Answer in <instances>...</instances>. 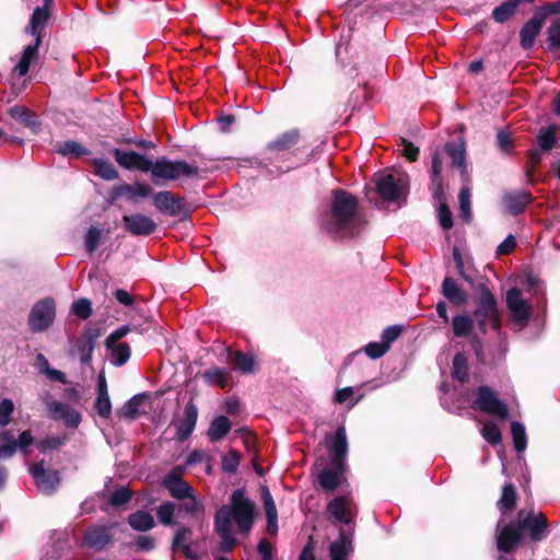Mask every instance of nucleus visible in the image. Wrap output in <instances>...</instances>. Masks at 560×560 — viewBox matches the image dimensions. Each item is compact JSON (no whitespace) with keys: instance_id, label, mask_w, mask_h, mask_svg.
Listing matches in <instances>:
<instances>
[{"instance_id":"1","label":"nucleus","mask_w":560,"mask_h":560,"mask_svg":"<svg viewBox=\"0 0 560 560\" xmlns=\"http://www.w3.org/2000/svg\"><path fill=\"white\" fill-rule=\"evenodd\" d=\"M255 508L242 489L235 490L231 495V504L222 505L215 513V532L221 538L220 547L223 551H231L236 539L232 534V524L235 523L240 533L248 534L254 523Z\"/></svg>"},{"instance_id":"2","label":"nucleus","mask_w":560,"mask_h":560,"mask_svg":"<svg viewBox=\"0 0 560 560\" xmlns=\"http://www.w3.org/2000/svg\"><path fill=\"white\" fill-rule=\"evenodd\" d=\"M363 223L357 198L343 190H336L330 217L324 224L327 233L340 238L350 237L359 232Z\"/></svg>"},{"instance_id":"3","label":"nucleus","mask_w":560,"mask_h":560,"mask_svg":"<svg viewBox=\"0 0 560 560\" xmlns=\"http://www.w3.org/2000/svg\"><path fill=\"white\" fill-rule=\"evenodd\" d=\"M529 530L534 540H541L547 529V518L542 513H534L532 511L518 512L517 522H513L501 528L498 524L497 542L499 550L510 552L521 541L523 530Z\"/></svg>"},{"instance_id":"4","label":"nucleus","mask_w":560,"mask_h":560,"mask_svg":"<svg viewBox=\"0 0 560 560\" xmlns=\"http://www.w3.org/2000/svg\"><path fill=\"white\" fill-rule=\"evenodd\" d=\"M378 195L387 201L405 199L409 188V176L400 170H387L375 175Z\"/></svg>"},{"instance_id":"5","label":"nucleus","mask_w":560,"mask_h":560,"mask_svg":"<svg viewBox=\"0 0 560 560\" xmlns=\"http://www.w3.org/2000/svg\"><path fill=\"white\" fill-rule=\"evenodd\" d=\"M151 177L154 182L163 180H177L183 177H192L198 174V167L188 164L185 161H171L166 158H160L155 162L151 161Z\"/></svg>"},{"instance_id":"6","label":"nucleus","mask_w":560,"mask_h":560,"mask_svg":"<svg viewBox=\"0 0 560 560\" xmlns=\"http://www.w3.org/2000/svg\"><path fill=\"white\" fill-rule=\"evenodd\" d=\"M475 408L491 416H495L502 420L509 416V408L498 398L495 392L487 386L478 388L477 398L474 404Z\"/></svg>"},{"instance_id":"7","label":"nucleus","mask_w":560,"mask_h":560,"mask_svg":"<svg viewBox=\"0 0 560 560\" xmlns=\"http://www.w3.org/2000/svg\"><path fill=\"white\" fill-rule=\"evenodd\" d=\"M475 316L478 319L480 329L483 331L487 323H489L494 329H499L500 327L497 302L492 293L487 288H482L480 291Z\"/></svg>"},{"instance_id":"8","label":"nucleus","mask_w":560,"mask_h":560,"mask_svg":"<svg viewBox=\"0 0 560 560\" xmlns=\"http://www.w3.org/2000/svg\"><path fill=\"white\" fill-rule=\"evenodd\" d=\"M33 436L30 431H23L19 438L15 439L11 430H3L0 432V458H10L18 451L26 454V450L33 444Z\"/></svg>"},{"instance_id":"9","label":"nucleus","mask_w":560,"mask_h":560,"mask_svg":"<svg viewBox=\"0 0 560 560\" xmlns=\"http://www.w3.org/2000/svg\"><path fill=\"white\" fill-rule=\"evenodd\" d=\"M55 317V304L46 299L38 302L31 311L28 323L33 331H42L48 328Z\"/></svg>"},{"instance_id":"10","label":"nucleus","mask_w":560,"mask_h":560,"mask_svg":"<svg viewBox=\"0 0 560 560\" xmlns=\"http://www.w3.org/2000/svg\"><path fill=\"white\" fill-rule=\"evenodd\" d=\"M351 541L348 537L341 535L340 538L329 546V555L331 560H348L351 552ZM300 560H315L314 547L312 540L303 548Z\"/></svg>"},{"instance_id":"11","label":"nucleus","mask_w":560,"mask_h":560,"mask_svg":"<svg viewBox=\"0 0 560 560\" xmlns=\"http://www.w3.org/2000/svg\"><path fill=\"white\" fill-rule=\"evenodd\" d=\"M30 474L35 480L37 488L44 493H51L59 483L58 471L44 468V463L30 466Z\"/></svg>"},{"instance_id":"12","label":"nucleus","mask_w":560,"mask_h":560,"mask_svg":"<svg viewBox=\"0 0 560 560\" xmlns=\"http://www.w3.org/2000/svg\"><path fill=\"white\" fill-rule=\"evenodd\" d=\"M506 305L513 320L524 326L530 316V306L522 298V293L518 289L512 288L508 291Z\"/></svg>"},{"instance_id":"13","label":"nucleus","mask_w":560,"mask_h":560,"mask_svg":"<svg viewBox=\"0 0 560 560\" xmlns=\"http://www.w3.org/2000/svg\"><path fill=\"white\" fill-rule=\"evenodd\" d=\"M112 153L116 162L126 170H137L143 173H149V170L151 168V160L135 151L114 149Z\"/></svg>"},{"instance_id":"14","label":"nucleus","mask_w":560,"mask_h":560,"mask_svg":"<svg viewBox=\"0 0 560 560\" xmlns=\"http://www.w3.org/2000/svg\"><path fill=\"white\" fill-rule=\"evenodd\" d=\"M122 222L126 230L132 235H150L156 229V223L153 219L140 213L124 215Z\"/></svg>"},{"instance_id":"15","label":"nucleus","mask_w":560,"mask_h":560,"mask_svg":"<svg viewBox=\"0 0 560 560\" xmlns=\"http://www.w3.org/2000/svg\"><path fill=\"white\" fill-rule=\"evenodd\" d=\"M48 412L52 419L62 420L67 427L75 428L81 421L80 413L65 402H50L48 405Z\"/></svg>"},{"instance_id":"16","label":"nucleus","mask_w":560,"mask_h":560,"mask_svg":"<svg viewBox=\"0 0 560 560\" xmlns=\"http://www.w3.org/2000/svg\"><path fill=\"white\" fill-rule=\"evenodd\" d=\"M348 453V441L346 435V429L343 427H339L334 436L332 444L330 446V455L334 466L342 470L343 462Z\"/></svg>"},{"instance_id":"17","label":"nucleus","mask_w":560,"mask_h":560,"mask_svg":"<svg viewBox=\"0 0 560 560\" xmlns=\"http://www.w3.org/2000/svg\"><path fill=\"white\" fill-rule=\"evenodd\" d=\"M328 512L339 522L350 524L354 516V506L346 497H338L328 503Z\"/></svg>"},{"instance_id":"18","label":"nucleus","mask_w":560,"mask_h":560,"mask_svg":"<svg viewBox=\"0 0 560 560\" xmlns=\"http://www.w3.org/2000/svg\"><path fill=\"white\" fill-rule=\"evenodd\" d=\"M544 22L545 19L536 11L534 16L522 27L520 36L521 45L524 49H529L533 47L536 36L539 34Z\"/></svg>"},{"instance_id":"19","label":"nucleus","mask_w":560,"mask_h":560,"mask_svg":"<svg viewBox=\"0 0 560 560\" xmlns=\"http://www.w3.org/2000/svg\"><path fill=\"white\" fill-rule=\"evenodd\" d=\"M184 412V419L176 425L177 438L182 441L192 433L198 418V409L192 402L186 405Z\"/></svg>"},{"instance_id":"20","label":"nucleus","mask_w":560,"mask_h":560,"mask_svg":"<svg viewBox=\"0 0 560 560\" xmlns=\"http://www.w3.org/2000/svg\"><path fill=\"white\" fill-rule=\"evenodd\" d=\"M154 206L162 212L175 215L180 211V202L170 191H160L153 196Z\"/></svg>"},{"instance_id":"21","label":"nucleus","mask_w":560,"mask_h":560,"mask_svg":"<svg viewBox=\"0 0 560 560\" xmlns=\"http://www.w3.org/2000/svg\"><path fill=\"white\" fill-rule=\"evenodd\" d=\"M530 202L532 195L526 190L509 194L504 197L505 208L511 214H518Z\"/></svg>"},{"instance_id":"22","label":"nucleus","mask_w":560,"mask_h":560,"mask_svg":"<svg viewBox=\"0 0 560 560\" xmlns=\"http://www.w3.org/2000/svg\"><path fill=\"white\" fill-rule=\"evenodd\" d=\"M40 42L42 38L37 36L34 44L27 45L24 48L22 57L14 68V71H16L20 77L25 75L30 69L31 62L37 59Z\"/></svg>"},{"instance_id":"23","label":"nucleus","mask_w":560,"mask_h":560,"mask_svg":"<svg viewBox=\"0 0 560 560\" xmlns=\"http://www.w3.org/2000/svg\"><path fill=\"white\" fill-rule=\"evenodd\" d=\"M443 295L455 305H463L466 302V293L457 285L452 278H445L442 283Z\"/></svg>"},{"instance_id":"24","label":"nucleus","mask_w":560,"mask_h":560,"mask_svg":"<svg viewBox=\"0 0 560 560\" xmlns=\"http://www.w3.org/2000/svg\"><path fill=\"white\" fill-rule=\"evenodd\" d=\"M128 524L137 532H148L155 525L153 516L147 511H137L128 516Z\"/></svg>"},{"instance_id":"25","label":"nucleus","mask_w":560,"mask_h":560,"mask_svg":"<svg viewBox=\"0 0 560 560\" xmlns=\"http://www.w3.org/2000/svg\"><path fill=\"white\" fill-rule=\"evenodd\" d=\"M231 430V422L224 416H219L213 419L209 429L208 436L211 441H219L223 439Z\"/></svg>"},{"instance_id":"26","label":"nucleus","mask_w":560,"mask_h":560,"mask_svg":"<svg viewBox=\"0 0 560 560\" xmlns=\"http://www.w3.org/2000/svg\"><path fill=\"white\" fill-rule=\"evenodd\" d=\"M203 378L210 385L226 388L229 386L230 371L214 366L203 373Z\"/></svg>"},{"instance_id":"27","label":"nucleus","mask_w":560,"mask_h":560,"mask_svg":"<svg viewBox=\"0 0 560 560\" xmlns=\"http://www.w3.org/2000/svg\"><path fill=\"white\" fill-rule=\"evenodd\" d=\"M452 328L455 337H468L474 329V320L468 315H457L452 320Z\"/></svg>"},{"instance_id":"28","label":"nucleus","mask_w":560,"mask_h":560,"mask_svg":"<svg viewBox=\"0 0 560 560\" xmlns=\"http://www.w3.org/2000/svg\"><path fill=\"white\" fill-rule=\"evenodd\" d=\"M109 540L105 528H91L84 536V542L91 548L102 549Z\"/></svg>"},{"instance_id":"29","label":"nucleus","mask_w":560,"mask_h":560,"mask_svg":"<svg viewBox=\"0 0 560 560\" xmlns=\"http://www.w3.org/2000/svg\"><path fill=\"white\" fill-rule=\"evenodd\" d=\"M116 196H121L128 194L130 197L139 196V197H148L151 194V187L143 183H137L135 185H120L114 190Z\"/></svg>"},{"instance_id":"30","label":"nucleus","mask_w":560,"mask_h":560,"mask_svg":"<svg viewBox=\"0 0 560 560\" xmlns=\"http://www.w3.org/2000/svg\"><path fill=\"white\" fill-rule=\"evenodd\" d=\"M94 172L97 176L106 180L117 179L119 174L112 163L102 159H95L92 161Z\"/></svg>"},{"instance_id":"31","label":"nucleus","mask_w":560,"mask_h":560,"mask_svg":"<svg viewBox=\"0 0 560 560\" xmlns=\"http://www.w3.org/2000/svg\"><path fill=\"white\" fill-rule=\"evenodd\" d=\"M144 395H136L121 409L124 417L129 419H136L144 412L143 408Z\"/></svg>"},{"instance_id":"32","label":"nucleus","mask_w":560,"mask_h":560,"mask_svg":"<svg viewBox=\"0 0 560 560\" xmlns=\"http://www.w3.org/2000/svg\"><path fill=\"white\" fill-rule=\"evenodd\" d=\"M48 12L43 8H36L30 22V33L37 38L48 20Z\"/></svg>"},{"instance_id":"33","label":"nucleus","mask_w":560,"mask_h":560,"mask_svg":"<svg viewBox=\"0 0 560 560\" xmlns=\"http://www.w3.org/2000/svg\"><path fill=\"white\" fill-rule=\"evenodd\" d=\"M516 500L515 488L512 483H506L502 489L501 498L498 502L499 509L502 513H506L514 508Z\"/></svg>"},{"instance_id":"34","label":"nucleus","mask_w":560,"mask_h":560,"mask_svg":"<svg viewBox=\"0 0 560 560\" xmlns=\"http://www.w3.org/2000/svg\"><path fill=\"white\" fill-rule=\"evenodd\" d=\"M445 150L451 156L453 164L465 172V145L464 143H447Z\"/></svg>"},{"instance_id":"35","label":"nucleus","mask_w":560,"mask_h":560,"mask_svg":"<svg viewBox=\"0 0 560 560\" xmlns=\"http://www.w3.org/2000/svg\"><path fill=\"white\" fill-rule=\"evenodd\" d=\"M318 482L324 490L331 492L340 485V475L337 471L324 469L318 475Z\"/></svg>"},{"instance_id":"36","label":"nucleus","mask_w":560,"mask_h":560,"mask_svg":"<svg viewBox=\"0 0 560 560\" xmlns=\"http://www.w3.org/2000/svg\"><path fill=\"white\" fill-rule=\"evenodd\" d=\"M520 4V0H509L501 4L500 7L493 10V19L499 22H505L510 16H512Z\"/></svg>"},{"instance_id":"37","label":"nucleus","mask_w":560,"mask_h":560,"mask_svg":"<svg viewBox=\"0 0 560 560\" xmlns=\"http://www.w3.org/2000/svg\"><path fill=\"white\" fill-rule=\"evenodd\" d=\"M56 151L59 154L67 156H81L89 153L83 145L72 140L59 143Z\"/></svg>"},{"instance_id":"38","label":"nucleus","mask_w":560,"mask_h":560,"mask_svg":"<svg viewBox=\"0 0 560 560\" xmlns=\"http://www.w3.org/2000/svg\"><path fill=\"white\" fill-rule=\"evenodd\" d=\"M10 115L27 127L34 128L37 125V117L23 106H14L10 109Z\"/></svg>"},{"instance_id":"39","label":"nucleus","mask_w":560,"mask_h":560,"mask_svg":"<svg viewBox=\"0 0 560 560\" xmlns=\"http://www.w3.org/2000/svg\"><path fill=\"white\" fill-rule=\"evenodd\" d=\"M107 348L110 350L114 364L118 366L124 365L130 358V348L126 342H117Z\"/></svg>"},{"instance_id":"40","label":"nucleus","mask_w":560,"mask_h":560,"mask_svg":"<svg viewBox=\"0 0 560 560\" xmlns=\"http://www.w3.org/2000/svg\"><path fill=\"white\" fill-rule=\"evenodd\" d=\"M511 433H512L515 450L518 453L524 452L527 446V439H526L524 425L516 421L512 422Z\"/></svg>"},{"instance_id":"41","label":"nucleus","mask_w":560,"mask_h":560,"mask_svg":"<svg viewBox=\"0 0 560 560\" xmlns=\"http://www.w3.org/2000/svg\"><path fill=\"white\" fill-rule=\"evenodd\" d=\"M556 136H557V127L556 126H549L548 128L541 129L537 137V141H538L540 149H542L544 151L551 150L557 140Z\"/></svg>"},{"instance_id":"42","label":"nucleus","mask_w":560,"mask_h":560,"mask_svg":"<svg viewBox=\"0 0 560 560\" xmlns=\"http://www.w3.org/2000/svg\"><path fill=\"white\" fill-rule=\"evenodd\" d=\"M232 362L242 373H252L255 370V360L250 354L238 351L233 355Z\"/></svg>"},{"instance_id":"43","label":"nucleus","mask_w":560,"mask_h":560,"mask_svg":"<svg viewBox=\"0 0 560 560\" xmlns=\"http://www.w3.org/2000/svg\"><path fill=\"white\" fill-rule=\"evenodd\" d=\"M176 506L172 502H164L161 505H159L156 510V515L159 521L166 525L171 526L175 524L174 516H175Z\"/></svg>"},{"instance_id":"44","label":"nucleus","mask_w":560,"mask_h":560,"mask_svg":"<svg viewBox=\"0 0 560 560\" xmlns=\"http://www.w3.org/2000/svg\"><path fill=\"white\" fill-rule=\"evenodd\" d=\"M453 376L464 382L468 377V364L467 359L463 353H457L453 359Z\"/></svg>"},{"instance_id":"45","label":"nucleus","mask_w":560,"mask_h":560,"mask_svg":"<svg viewBox=\"0 0 560 560\" xmlns=\"http://www.w3.org/2000/svg\"><path fill=\"white\" fill-rule=\"evenodd\" d=\"M102 236V229L96 225L90 226L84 237L85 249L89 253H93L98 247Z\"/></svg>"},{"instance_id":"46","label":"nucleus","mask_w":560,"mask_h":560,"mask_svg":"<svg viewBox=\"0 0 560 560\" xmlns=\"http://www.w3.org/2000/svg\"><path fill=\"white\" fill-rule=\"evenodd\" d=\"M482 438L490 444L495 445L501 442L502 435L495 423L487 421L481 429Z\"/></svg>"},{"instance_id":"47","label":"nucleus","mask_w":560,"mask_h":560,"mask_svg":"<svg viewBox=\"0 0 560 560\" xmlns=\"http://www.w3.org/2000/svg\"><path fill=\"white\" fill-rule=\"evenodd\" d=\"M458 199H459L460 215L465 222H469L471 220L469 189L466 187L462 188L459 191Z\"/></svg>"},{"instance_id":"48","label":"nucleus","mask_w":560,"mask_h":560,"mask_svg":"<svg viewBox=\"0 0 560 560\" xmlns=\"http://www.w3.org/2000/svg\"><path fill=\"white\" fill-rule=\"evenodd\" d=\"M167 490L170 491L171 495L175 499L183 500L186 497H189V494L192 492V489L190 486H188L187 482L184 480L173 482L168 486H165Z\"/></svg>"},{"instance_id":"49","label":"nucleus","mask_w":560,"mask_h":560,"mask_svg":"<svg viewBox=\"0 0 560 560\" xmlns=\"http://www.w3.org/2000/svg\"><path fill=\"white\" fill-rule=\"evenodd\" d=\"M95 408L97 410V413L102 418H105V419L109 418V416L112 413V404H110L109 395L108 394H98L96 401H95Z\"/></svg>"},{"instance_id":"50","label":"nucleus","mask_w":560,"mask_h":560,"mask_svg":"<svg viewBox=\"0 0 560 560\" xmlns=\"http://www.w3.org/2000/svg\"><path fill=\"white\" fill-rule=\"evenodd\" d=\"M71 310L73 314L83 319L90 317L92 314L91 302L86 299H81L74 302Z\"/></svg>"},{"instance_id":"51","label":"nucleus","mask_w":560,"mask_h":560,"mask_svg":"<svg viewBox=\"0 0 560 560\" xmlns=\"http://www.w3.org/2000/svg\"><path fill=\"white\" fill-rule=\"evenodd\" d=\"M14 405L11 399L4 398L0 401V427H5L11 421Z\"/></svg>"},{"instance_id":"52","label":"nucleus","mask_w":560,"mask_h":560,"mask_svg":"<svg viewBox=\"0 0 560 560\" xmlns=\"http://www.w3.org/2000/svg\"><path fill=\"white\" fill-rule=\"evenodd\" d=\"M189 535L190 530L188 528H179L174 537L173 546L174 548L183 549L188 557H191L189 547L185 545Z\"/></svg>"},{"instance_id":"53","label":"nucleus","mask_w":560,"mask_h":560,"mask_svg":"<svg viewBox=\"0 0 560 560\" xmlns=\"http://www.w3.org/2000/svg\"><path fill=\"white\" fill-rule=\"evenodd\" d=\"M400 153L410 162H413L418 159L419 155V148L413 145L410 141L401 138L400 139Z\"/></svg>"},{"instance_id":"54","label":"nucleus","mask_w":560,"mask_h":560,"mask_svg":"<svg viewBox=\"0 0 560 560\" xmlns=\"http://www.w3.org/2000/svg\"><path fill=\"white\" fill-rule=\"evenodd\" d=\"M548 42L553 48H560V20L556 19L552 21L548 28Z\"/></svg>"},{"instance_id":"55","label":"nucleus","mask_w":560,"mask_h":560,"mask_svg":"<svg viewBox=\"0 0 560 560\" xmlns=\"http://www.w3.org/2000/svg\"><path fill=\"white\" fill-rule=\"evenodd\" d=\"M388 351V346L383 342H370L365 346V353L371 359H378Z\"/></svg>"},{"instance_id":"56","label":"nucleus","mask_w":560,"mask_h":560,"mask_svg":"<svg viewBox=\"0 0 560 560\" xmlns=\"http://www.w3.org/2000/svg\"><path fill=\"white\" fill-rule=\"evenodd\" d=\"M240 464V456L237 452L230 451L228 454L223 456L222 459V468L225 471L233 472L236 470Z\"/></svg>"},{"instance_id":"57","label":"nucleus","mask_w":560,"mask_h":560,"mask_svg":"<svg viewBox=\"0 0 560 560\" xmlns=\"http://www.w3.org/2000/svg\"><path fill=\"white\" fill-rule=\"evenodd\" d=\"M438 213L441 226L450 230L453 226V215L448 207L445 203H441Z\"/></svg>"},{"instance_id":"58","label":"nucleus","mask_w":560,"mask_h":560,"mask_svg":"<svg viewBox=\"0 0 560 560\" xmlns=\"http://www.w3.org/2000/svg\"><path fill=\"white\" fill-rule=\"evenodd\" d=\"M402 329L400 326H390V327H387L383 332H382V342L386 346H388V348L390 347V345L400 336Z\"/></svg>"},{"instance_id":"59","label":"nucleus","mask_w":560,"mask_h":560,"mask_svg":"<svg viewBox=\"0 0 560 560\" xmlns=\"http://www.w3.org/2000/svg\"><path fill=\"white\" fill-rule=\"evenodd\" d=\"M77 347L81 353V361L88 363L90 361L92 351H93V342L91 339L85 338L78 340Z\"/></svg>"},{"instance_id":"60","label":"nucleus","mask_w":560,"mask_h":560,"mask_svg":"<svg viewBox=\"0 0 560 560\" xmlns=\"http://www.w3.org/2000/svg\"><path fill=\"white\" fill-rule=\"evenodd\" d=\"M130 327L128 325L121 326L114 330L107 338H106V347H110L115 343H117L121 338L127 336L130 332Z\"/></svg>"},{"instance_id":"61","label":"nucleus","mask_w":560,"mask_h":560,"mask_svg":"<svg viewBox=\"0 0 560 560\" xmlns=\"http://www.w3.org/2000/svg\"><path fill=\"white\" fill-rule=\"evenodd\" d=\"M541 160L540 151L537 149L530 150L528 153L529 167L526 171L528 182L533 183V170L539 164Z\"/></svg>"},{"instance_id":"62","label":"nucleus","mask_w":560,"mask_h":560,"mask_svg":"<svg viewBox=\"0 0 560 560\" xmlns=\"http://www.w3.org/2000/svg\"><path fill=\"white\" fill-rule=\"evenodd\" d=\"M298 132H288L275 141L273 147L277 149H287L296 142Z\"/></svg>"},{"instance_id":"63","label":"nucleus","mask_w":560,"mask_h":560,"mask_svg":"<svg viewBox=\"0 0 560 560\" xmlns=\"http://www.w3.org/2000/svg\"><path fill=\"white\" fill-rule=\"evenodd\" d=\"M498 145L502 152L509 153L512 149L511 135L505 130H499L497 135Z\"/></svg>"},{"instance_id":"64","label":"nucleus","mask_w":560,"mask_h":560,"mask_svg":"<svg viewBox=\"0 0 560 560\" xmlns=\"http://www.w3.org/2000/svg\"><path fill=\"white\" fill-rule=\"evenodd\" d=\"M261 560H273V548L270 541L261 539L257 546Z\"/></svg>"}]
</instances>
